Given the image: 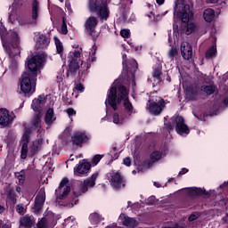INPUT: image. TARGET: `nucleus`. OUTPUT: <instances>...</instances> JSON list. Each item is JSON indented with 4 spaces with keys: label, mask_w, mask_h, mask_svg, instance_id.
Here are the masks:
<instances>
[{
    "label": "nucleus",
    "mask_w": 228,
    "mask_h": 228,
    "mask_svg": "<svg viewBox=\"0 0 228 228\" xmlns=\"http://www.w3.org/2000/svg\"><path fill=\"white\" fill-rule=\"evenodd\" d=\"M98 24H99V20H97V17L95 16L88 17L84 23L86 33L89 35V37H94V34L95 33V28H97Z\"/></svg>",
    "instance_id": "15"
},
{
    "label": "nucleus",
    "mask_w": 228,
    "mask_h": 228,
    "mask_svg": "<svg viewBox=\"0 0 228 228\" xmlns=\"http://www.w3.org/2000/svg\"><path fill=\"white\" fill-rule=\"evenodd\" d=\"M40 124H42V116L37 112L33 118V126L34 127L38 128L40 127Z\"/></svg>",
    "instance_id": "36"
},
{
    "label": "nucleus",
    "mask_w": 228,
    "mask_h": 228,
    "mask_svg": "<svg viewBox=\"0 0 228 228\" xmlns=\"http://www.w3.org/2000/svg\"><path fill=\"white\" fill-rule=\"evenodd\" d=\"M42 145V140H35L29 146V154L31 157L35 156L38 152V149Z\"/></svg>",
    "instance_id": "28"
},
{
    "label": "nucleus",
    "mask_w": 228,
    "mask_h": 228,
    "mask_svg": "<svg viewBox=\"0 0 228 228\" xmlns=\"http://www.w3.org/2000/svg\"><path fill=\"white\" fill-rule=\"evenodd\" d=\"M120 35L123 38H129L131 37V30L129 29H121Z\"/></svg>",
    "instance_id": "44"
},
{
    "label": "nucleus",
    "mask_w": 228,
    "mask_h": 228,
    "mask_svg": "<svg viewBox=\"0 0 228 228\" xmlns=\"http://www.w3.org/2000/svg\"><path fill=\"white\" fill-rule=\"evenodd\" d=\"M45 61V55L44 53L37 54L30 59H28L27 69L25 73H28L33 77H38V70Z\"/></svg>",
    "instance_id": "9"
},
{
    "label": "nucleus",
    "mask_w": 228,
    "mask_h": 228,
    "mask_svg": "<svg viewBox=\"0 0 228 228\" xmlns=\"http://www.w3.org/2000/svg\"><path fill=\"white\" fill-rule=\"evenodd\" d=\"M200 90L201 92H203L204 94H206V95H213V94H215V92H216V86L215 85H209V86H206L203 85L200 86Z\"/></svg>",
    "instance_id": "32"
},
{
    "label": "nucleus",
    "mask_w": 228,
    "mask_h": 228,
    "mask_svg": "<svg viewBox=\"0 0 228 228\" xmlns=\"http://www.w3.org/2000/svg\"><path fill=\"white\" fill-rule=\"evenodd\" d=\"M97 60V58H95V57H92L91 58V61L94 63V61H95Z\"/></svg>",
    "instance_id": "63"
},
{
    "label": "nucleus",
    "mask_w": 228,
    "mask_h": 228,
    "mask_svg": "<svg viewBox=\"0 0 228 228\" xmlns=\"http://www.w3.org/2000/svg\"><path fill=\"white\" fill-rule=\"evenodd\" d=\"M7 200H9V202H12V204H15V202H17V200L15 199V194L9 192L7 195Z\"/></svg>",
    "instance_id": "46"
},
{
    "label": "nucleus",
    "mask_w": 228,
    "mask_h": 228,
    "mask_svg": "<svg viewBox=\"0 0 228 228\" xmlns=\"http://www.w3.org/2000/svg\"><path fill=\"white\" fill-rule=\"evenodd\" d=\"M177 54H179L177 48L171 47V49L168 52V56L170 58V60H174L175 58V56H177Z\"/></svg>",
    "instance_id": "40"
},
{
    "label": "nucleus",
    "mask_w": 228,
    "mask_h": 228,
    "mask_svg": "<svg viewBox=\"0 0 228 228\" xmlns=\"http://www.w3.org/2000/svg\"><path fill=\"white\" fill-rule=\"evenodd\" d=\"M40 12V3L38 0L32 1V19L37 20Z\"/></svg>",
    "instance_id": "30"
},
{
    "label": "nucleus",
    "mask_w": 228,
    "mask_h": 228,
    "mask_svg": "<svg viewBox=\"0 0 228 228\" xmlns=\"http://www.w3.org/2000/svg\"><path fill=\"white\" fill-rule=\"evenodd\" d=\"M168 102H170L168 100L163 98H159V100H156V102H154V100H149L147 110L153 117H159V115L163 113L165 108H167Z\"/></svg>",
    "instance_id": "10"
},
{
    "label": "nucleus",
    "mask_w": 228,
    "mask_h": 228,
    "mask_svg": "<svg viewBox=\"0 0 228 228\" xmlns=\"http://www.w3.org/2000/svg\"><path fill=\"white\" fill-rule=\"evenodd\" d=\"M61 33L62 35H67L69 33V30L67 29V24L63 23L61 26Z\"/></svg>",
    "instance_id": "52"
},
{
    "label": "nucleus",
    "mask_w": 228,
    "mask_h": 228,
    "mask_svg": "<svg viewBox=\"0 0 228 228\" xmlns=\"http://www.w3.org/2000/svg\"><path fill=\"white\" fill-rule=\"evenodd\" d=\"M161 158H163V152H161L160 151H154L150 155L151 160L147 162L148 167H152V165H154V163H156L157 161H159Z\"/></svg>",
    "instance_id": "27"
},
{
    "label": "nucleus",
    "mask_w": 228,
    "mask_h": 228,
    "mask_svg": "<svg viewBox=\"0 0 228 228\" xmlns=\"http://www.w3.org/2000/svg\"><path fill=\"white\" fill-rule=\"evenodd\" d=\"M106 228H115L113 225H108Z\"/></svg>",
    "instance_id": "64"
},
{
    "label": "nucleus",
    "mask_w": 228,
    "mask_h": 228,
    "mask_svg": "<svg viewBox=\"0 0 228 228\" xmlns=\"http://www.w3.org/2000/svg\"><path fill=\"white\" fill-rule=\"evenodd\" d=\"M197 218H199V216H197V215L191 214V215L189 216L188 220H189L190 222H195V220H197Z\"/></svg>",
    "instance_id": "53"
},
{
    "label": "nucleus",
    "mask_w": 228,
    "mask_h": 228,
    "mask_svg": "<svg viewBox=\"0 0 228 228\" xmlns=\"http://www.w3.org/2000/svg\"><path fill=\"white\" fill-rule=\"evenodd\" d=\"M53 40L56 45L57 54H61V57L63 58V43L58 37H54Z\"/></svg>",
    "instance_id": "35"
},
{
    "label": "nucleus",
    "mask_w": 228,
    "mask_h": 228,
    "mask_svg": "<svg viewBox=\"0 0 228 228\" xmlns=\"http://www.w3.org/2000/svg\"><path fill=\"white\" fill-rule=\"evenodd\" d=\"M13 122V117L10 115L8 109H0V126L8 127Z\"/></svg>",
    "instance_id": "19"
},
{
    "label": "nucleus",
    "mask_w": 228,
    "mask_h": 228,
    "mask_svg": "<svg viewBox=\"0 0 228 228\" xmlns=\"http://www.w3.org/2000/svg\"><path fill=\"white\" fill-rule=\"evenodd\" d=\"M180 51L183 60H191V56H193V48L189 42L183 41L180 46Z\"/></svg>",
    "instance_id": "18"
},
{
    "label": "nucleus",
    "mask_w": 228,
    "mask_h": 228,
    "mask_svg": "<svg viewBox=\"0 0 228 228\" xmlns=\"http://www.w3.org/2000/svg\"><path fill=\"white\" fill-rule=\"evenodd\" d=\"M223 104H224V106H228V98L223 100Z\"/></svg>",
    "instance_id": "59"
},
{
    "label": "nucleus",
    "mask_w": 228,
    "mask_h": 228,
    "mask_svg": "<svg viewBox=\"0 0 228 228\" xmlns=\"http://www.w3.org/2000/svg\"><path fill=\"white\" fill-rule=\"evenodd\" d=\"M4 210H5L4 207L0 205V215H3V213H4Z\"/></svg>",
    "instance_id": "58"
},
{
    "label": "nucleus",
    "mask_w": 228,
    "mask_h": 228,
    "mask_svg": "<svg viewBox=\"0 0 228 228\" xmlns=\"http://www.w3.org/2000/svg\"><path fill=\"white\" fill-rule=\"evenodd\" d=\"M69 178L63 177L59 184L58 189L55 190V200L61 206H67V204H61L60 200H65V199L69 197V193H70V185H69Z\"/></svg>",
    "instance_id": "11"
},
{
    "label": "nucleus",
    "mask_w": 228,
    "mask_h": 228,
    "mask_svg": "<svg viewBox=\"0 0 228 228\" xmlns=\"http://www.w3.org/2000/svg\"><path fill=\"white\" fill-rule=\"evenodd\" d=\"M228 186V182H224L223 184L220 185V188H225Z\"/></svg>",
    "instance_id": "60"
},
{
    "label": "nucleus",
    "mask_w": 228,
    "mask_h": 228,
    "mask_svg": "<svg viewBox=\"0 0 228 228\" xmlns=\"http://www.w3.org/2000/svg\"><path fill=\"white\" fill-rule=\"evenodd\" d=\"M33 224H35V217L33 216H25L20 219V225L21 227L31 228Z\"/></svg>",
    "instance_id": "26"
},
{
    "label": "nucleus",
    "mask_w": 228,
    "mask_h": 228,
    "mask_svg": "<svg viewBox=\"0 0 228 228\" xmlns=\"http://www.w3.org/2000/svg\"><path fill=\"white\" fill-rule=\"evenodd\" d=\"M174 15H176L184 24H188L190 19L193 17V12L190 9V4H184V0H176L174 8Z\"/></svg>",
    "instance_id": "8"
},
{
    "label": "nucleus",
    "mask_w": 228,
    "mask_h": 228,
    "mask_svg": "<svg viewBox=\"0 0 228 228\" xmlns=\"http://www.w3.org/2000/svg\"><path fill=\"white\" fill-rule=\"evenodd\" d=\"M102 158H104V155H101V154L94 155L91 160L92 165H94V167L96 165H99V162L102 159Z\"/></svg>",
    "instance_id": "38"
},
{
    "label": "nucleus",
    "mask_w": 228,
    "mask_h": 228,
    "mask_svg": "<svg viewBox=\"0 0 228 228\" xmlns=\"http://www.w3.org/2000/svg\"><path fill=\"white\" fill-rule=\"evenodd\" d=\"M161 74H163V71H161L160 68H157L153 69L152 76L156 79H161Z\"/></svg>",
    "instance_id": "41"
},
{
    "label": "nucleus",
    "mask_w": 228,
    "mask_h": 228,
    "mask_svg": "<svg viewBox=\"0 0 228 228\" xmlns=\"http://www.w3.org/2000/svg\"><path fill=\"white\" fill-rule=\"evenodd\" d=\"M90 168H92V164L90 162H79L74 167L75 175H78V177H83V175H86L88 172H90Z\"/></svg>",
    "instance_id": "17"
},
{
    "label": "nucleus",
    "mask_w": 228,
    "mask_h": 228,
    "mask_svg": "<svg viewBox=\"0 0 228 228\" xmlns=\"http://www.w3.org/2000/svg\"><path fill=\"white\" fill-rule=\"evenodd\" d=\"M33 134V129L31 127H24V133L21 137L22 146L20 150V159H26L28 158V143H29V138H31V134Z\"/></svg>",
    "instance_id": "14"
},
{
    "label": "nucleus",
    "mask_w": 228,
    "mask_h": 228,
    "mask_svg": "<svg viewBox=\"0 0 228 228\" xmlns=\"http://www.w3.org/2000/svg\"><path fill=\"white\" fill-rule=\"evenodd\" d=\"M123 70L126 72V76H131L134 77L136 70H138V62L136 60H132L126 65V61H123Z\"/></svg>",
    "instance_id": "20"
},
{
    "label": "nucleus",
    "mask_w": 228,
    "mask_h": 228,
    "mask_svg": "<svg viewBox=\"0 0 228 228\" xmlns=\"http://www.w3.org/2000/svg\"><path fill=\"white\" fill-rule=\"evenodd\" d=\"M16 175L20 181H24L26 179V172L22 169L20 173H16Z\"/></svg>",
    "instance_id": "47"
},
{
    "label": "nucleus",
    "mask_w": 228,
    "mask_h": 228,
    "mask_svg": "<svg viewBox=\"0 0 228 228\" xmlns=\"http://www.w3.org/2000/svg\"><path fill=\"white\" fill-rule=\"evenodd\" d=\"M186 190L190 197H200L202 195H209V192L202 188L190 187V188H187Z\"/></svg>",
    "instance_id": "24"
},
{
    "label": "nucleus",
    "mask_w": 228,
    "mask_h": 228,
    "mask_svg": "<svg viewBox=\"0 0 228 228\" xmlns=\"http://www.w3.org/2000/svg\"><path fill=\"white\" fill-rule=\"evenodd\" d=\"M75 88L76 90H77V92L85 91V86H83V84H77Z\"/></svg>",
    "instance_id": "51"
},
{
    "label": "nucleus",
    "mask_w": 228,
    "mask_h": 228,
    "mask_svg": "<svg viewBox=\"0 0 228 228\" xmlns=\"http://www.w3.org/2000/svg\"><path fill=\"white\" fill-rule=\"evenodd\" d=\"M51 42V39H49V37H47V36L41 34L39 35V37H37V40L36 42V49L37 51H38L39 49H47V47H49V44Z\"/></svg>",
    "instance_id": "22"
},
{
    "label": "nucleus",
    "mask_w": 228,
    "mask_h": 228,
    "mask_svg": "<svg viewBox=\"0 0 228 228\" xmlns=\"http://www.w3.org/2000/svg\"><path fill=\"white\" fill-rule=\"evenodd\" d=\"M154 186H156V188H161V185L159 184V183L154 182Z\"/></svg>",
    "instance_id": "61"
},
{
    "label": "nucleus",
    "mask_w": 228,
    "mask_h": 228,
    "mask_svg": "<svg viewBox=\"0 0 228 228\" xmlns=\"http://www.w3.org/2000/svg\"><path fill=\"white\" fill-rule=\"evenodd\" d=\"M126 99H129V89L126 86L119 84L109 89L105 106L106 108L110 106L113 111H117L118 105L122 103V101H126Z\"/></svg>",
    "instance_id": "1"
},
{
    "label": "nucleus",
    "mask_w": 228,
    "mask_h": 228,
    "mask_svg": "<svg viewBox=\"0 0 228 228\" xmlns=\"http://www.w3.org/2000/svg\"><path fill=\"white\" fill-rule=\"evenodd\" d=\"M16 212H17L19 215H22V213H24V206H22V205H17V206H16Z\"/></svg>",
    "instance_id": "50"
},
{
    "label": "nucleus",
    "mask_w": 228,
    "mask_h": 228,
    "mask_svg": "<svg viewBox=\"0 0 228 228\" xmlns=\"http://www.w3.org/2000/svg\"><path fill=\"white\" fill-rule=\"evenodd\" d=\"M90 222H93L95 224V222H99V214L97 212H94L89 216Z\"/></svg>",
    "instance_id": "43"
},
{
    "label": "nucleus",
    "mask_w": 228,
    "mask_h": 228,
    "mask_svg": "<svg viewBox=\"0 0 228 228\" xmlns=\"http://www.w3.org/2000/svg\"><path fill=\"white\" fill-rule=\"evenodd\" d=\"M118 156H119V154L118 153H114V154H111V158H112V159H118Z\"/></svg>",
    "instance_id": "55"
},
{
    "label": "nucleus",
    "mask_w": 228,
    "mask_h": 228,
    "mask_svg": "<svg viewBox=\"0 0 228 228\" xmlns=\"http://www.w3.org/2000/svg\"><path fill=\"white\" fill-rule=\"evenodd\" d=\"M122 102L126 113H127L129 117H131V115H133V110H134L133 103L131 102V101H129V98H127L126 100H123Z\"/></svg>",
    "instance_id": "33"
},
{
    "label": "nucleus",
    "mask_w": 228,
    "mask_h": 228,
    "mask_svg": "<svg viewBox=\"0 0 228 228\" xmlns=\"http://www.w3.org/2000/svg\"><path fill=\"white\" fill-rule=\"evenodd\" d=\"M45 95L40 94L37 96V98H35L32 101L31 108L33 109V111H36V113H42V110L44 108V105L45 104Z\"/></svg>",
    "instance_id": "21"
},
{
    "label": "nucleus",
    "mask_w": 228,
    "mask_h": 228,
    "mask_svg": "<svg viewBox=\"0 0 228 228\" xmlns=\"http://www.w3.org/2000/svg\"><path fill=\"white\" fill-rule=\"evenodd\" d=\"M123 225L127 228H135L138 225V222L133 217L125 216Z\"/></svg>",
    "instance_id": "31"
},
{
    "label": "nucleus",
    "mask_w": 228,
    "mask_h": 228,
    "mask_svg": "<svg viewBox=\"0 0 228 228\" xmlns=\"http://www.w3.org/2000/svg\"><path fill=\"white\" fill-rule=\"evenodd\" d=\"M35 81H37V77L23 72L21 78L20 79V94H24V95H33L37 91V83Z\"/></svg>",
    "instance_id": "7"
},
{
    "label": "nucleus",
    "mask_w": 228,
    "mask_h": 228,
    "mask_svg": "<svg viewBox=\"0 0 228 228\" xmlns=\"http://www.w3.org/2000/svg\"><path fill=\"white\" fill-rule=\"evenodd\" d=\"M66 113L68 114L69 118L72 119V117H74V115H76V110H74L73 108H69L66 110Z\"/></svg>",
    "instance_id": "48"
},
{
    "label": "nucleus",
    "mask_w": 228,
    "mask_h": 228,
    "mask_svg": "<svg viewBox=\"0 0 228 228\" xmlns=\"http://www.w3.org/2000/svg\"><path fill=\"white\" fill-rule=\"evenodd\" d=\"M185 95L189 101H197L199 99V88L190 86L185 89Z\"/></svg>",
    "instance_id": "23"
},
{
    "label": "nucleus",
    "mask_w": 228,
    "mask_h": 228,
    "mask_svg": "<svg viewBox=\"0 0 228 228\" xmlns=\"http://www.w3.org/2000/svg\"><path fill=\"white\" fill-rule=\"evenodd\" d=\"M45 203V191L44 189H40L37 195L35 198L34 204V211L35 213H40L42 211V208H44V204Z\"/></svg>",
    "instance_id": "16"
},
{
    "label": "nucleus",
    "mask_w": 228,
    "mask_h": 228,
    "mask_svg": "<svg viewBox=\"0 0 228 228\" xmlns=\"http://www.w3.org/2000/svg\"><path fill=\"white\" fill-rule=\"evenodd\" d=\"M37 227V228H49V220H47V218H45V217L41 218L40 221H38Z\"/></svg>",
    "instance_id": "37"
},
{
    "label": "nucleus",
    "mask_w": 228,
    "mask_h": 228,
    "mask_svg": "<svg viewBox=\"0 0 228 228\" xmlns=\"http://www.w3.org/2000/svg\"><path fill=\"white\" fill-rule=\"evenodd\" d=\"M123 165H126V167H131V157H126L123 159Z\"/></svg>",
    "instance_id": "49"
},
{
    "label": "nucleus",
    "mask_w": 228,
    "mask_h": 228,
    "mask_svg": "<svg viewBox=\"0 0 228 228\" xmlns=\"http://www.w3.org/2000/svg\"><path fill=\"white\" fill-rule=\"evenodd\" d=\"M148 206H154L156 204V196H151L146 200Z\"/></svg>",
    "instance_id": "45"
},
{
    "label": "nucleus",
    "mask_w": 228,
    "mask_h": 228,
    "mask_svg": "<svg viewBox=\"0 0 228 228\" xmlns=\"http://www.w3.org/2000/svg\"><path fill=\"white\" fill-rule=\"evenodd\" d=\"M88 10L90 13H95L100 18V20H108L110 19L108 0H89Z\"/></svg>",
    "instance_id": "4"
},
{
    "label": "nucleus",
    "mask_w": 228,
    "mask_h": 228,
    "mask_svg": "<svg viewBox=\"0 0 228 228\" xmlns=\"http://www.w3.org/2000/svg\"><path fill=\"white\" fill-rule=\"evenodd\" d=\"M56 120V115H54V109L49 108L45 115V124L46 126H53Z\"/></svg>",
    "instance_id": "25"
},
{
    "label": "nucleus",
    "mask_w": 228,
    "mask_h": 228,
    "mask_svg": "<svg viewBox=\"0 0 228 228\" xmlns=\"http://www.w3.org/2000/svg\"><path fill=\"white\" fill-rule=\"evenodd\" d=\"M78 58H81V52L75 50L69 53V60H75L77 61Z\"/></svg>",
    "instance_id": "39"
},
{
    "label": "nucleus",
    "mask_w": 228,
    "mask_h": 228,
    "mask_svg": "<svg viewBox=\"0 0 228 228\" xmlns=\"http://www.w3.org/2000/svg\"><path fill=\"white\" fill-rule=\"evenodd\" d=\"M188 168L183 167L182 170L179 172V175H184V174H188Z\"/></svg>",
    "instance_id": "54"
},
{
    "label": "nucleus",
    "mask_w": 228,
    "mask_h": 228,
    "mask_svg": "<svg viewBox=\"0 0 228 228\" xmlns=\"http://www.w3.org/2000/svg\"><path fill=\"white\" fill-rule=\"evenodd\" d=\"M110 152H117V146H114V147L112 148V150L110 151Z\"/></svg>",
    "instance_id": "62"
},
{
    "label": "nucleus",
    "mask_w": 228,
    "mask_h": 228,
    "mask_svg": "<svg viewBox=\"0 0 228 228\" xmlns=\"http://www.w3.org/2000/svg\"><path fill=\"white\" fill-rule=\"evenodd\" d=\"M164 126L167 131H174L175 129L180 136L190 134V127L186 125L184 118L181 115L173 116L170 120L164 123Z\"/></svg>",
    "instance_id": "3"
},
{
    "label": "nucleus",
    "mask_w": 228,
    "mask_h": 228,
    "mask_svg": "<svg viewBox=\"0 0 228 228\" xmlns=\"http://www.w3.org/2000/svg\"><path fill=\"white\" fill-rule=\"evenodd\" d=\"M88 142H90V136L86 132L81 131L74 133L69 141L73 147H78L79 149L86 145V143H88Z\"/></svg>",
    "instance_id": "13"
},
{
    "label": "nucleus",
    "mask_w": 228,
    "mask_h": 228,
    "mask_svg": "<svg viewBox=\"0 0 228 228\" xmlns=\"http://www.w3.org/2000/svg\"><path fill=\"white\" fill-rule=\"evenodd\" d=\"M157 4H159V6H161V4H165V0H156Z\"/></svg>",
    "instance_id": "56"
},
{
    "label": "nucleus",
    "mask_w": 228,
    "mask_h": 228,
    "mask_svg": "<svg viewBox=\"0 0 228 228\" xmlns=\"http://www.w3.org/2000/svg\"><path fill=\"white\" fill-rule=\"evenodd\" d=\"M216 45H211L205 53V58L207 60H211V58H216Z\"/></svg>",
    "instance_id": "34"
},
{
    "label": "nucleus",
    "mask_w": 228,
    "mask_h": 228,
    "mask_svg": "<svg viewBox=\"0 0 228 228\" xmlns=\"http://www.w3.org/2000/svg\"><path fill=\"white\" fill-rule=\"evenodd\" d=\"M97 177H99V173L95 172L90 177L81 182L77 190L73 191L74 197L69 200V206L73 208L74 204H76L77 201V197H81L83 193H86V191H88V188H94V186H95V181H97Z\"/></svg>",
    "instance_id": "5"
},
{
    "label": "nucleus",
    "mask_w": 228,
    "mask_h": 228,
    "mask_svg": "<svg viewBox=\"0 0 228 228\" xmlns=\"http://www.w3.org/2000/svg\"><path fill=\"white\" fill-rule=\"evenodd\" d=\"M91 67L92 64L90 62H82L81 69H79V61L69 60L67 76H71V77H74V76H77L78 71L79 79H85L86 74L90 72L89 70Z\"/></svg>",
    "instance_id": "6"
},
{
    "label": "nucleus",
    "mask_w": 228,
    "mask_h": 228,
    "mask_svg": "<svg viewBox=\"0 0 228 228\" xmlns=\"http://www.w3.org/2000/svg\"><path fill=\"white\" fill-rule=\"evenodd\" d=\"M0 38L2 40V45L4 49H9V56L15 58V56H20V40L19 39V34L17 32L8 33L6 28L0 27Z\"/></svg>",
    "instance_id": "2"
},
{
    "label": "nucleus",
    "mask_w": 228,
    "mask_h": 228,
    "mask_svg": "<svg viewBox=\"0 0 228 228\" xmlns=\"http://www.w3.org/2000/svg\"><path fill=\"white\" fill-rule=\"evenodd\" d=\"M203 19L206 22L211 23L215 20V10L208 8L203 12Z\"/></svg>",
    "instance_id": "29"
},
{
    "label": "nucleus",
    "mask_w": 228,
    "mask_h": 228,
    "mask_svg": "<svg viewBox=\"0 0 228 228\" xmlns=\"http://www.w3.org/2000/svg\"><path fill=\"white\" fill-rule=\"evenodd\" d=\"M106 179L110 183V186L115 190L126 188V180H124L120 172H109L106 174Z\"/></svg>",
    "instance_id": "12"
},
{
    "label": "nucleus",
    "mask_w": 228,
    "mask_h": 228,
    "mask_svg": "<svg viewBox=\"0 0 228 228\" xmlns=\"http://www.w3.org/2000/svg\"><path fill=\"white\" fill-rule=\"evenodd\" d=\"M208 3H210L211 4H216V3H218V1L220 0H207Z\"/></svg>",
    "instance_id": "57"
},
{
    "label": "nucleus",
    "mask_w": 228,
    "mask_h": 228,
    "mask_svg": "<svg viewBox=\"0 0 228 228\" xmlns=\"http://www.w3.org/2000/svg\"><path fill=\"white\" fill-rule=\"evenodd\" d=\"M124 122V118L120 119V116L118 115V113H114L113 114V123L114 124H122Z\"/></svg>",
    "instance_id": "42"
}]
</instances>
